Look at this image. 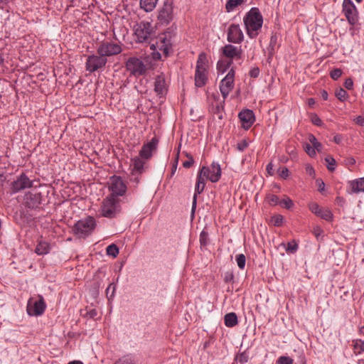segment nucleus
<instances>
[{
  "label": "nucleus",
  "instance_id": "f257e3e1",
  "mask_svg": "<svg viewBox=\"0 0 364 364\" xmlns=\"http://www.w3.org/2000/svg\"><path fill=\"white\" fill-rule=\"evenodd\" d=\"M244 23L246 27L247 35L251 38H255L259 31L261 30L263 18L259 9L256 7L252 8L244 18Z\"/></svg>",
  "mask_w": 364,
  "mask_h": 364
},
{
  "label": "nucleus",
  "instance_id": "f03ea898",
  "mask_svg": "<svg viewBox=\"0 0 364 364\" xmlns=\"http://www.w3.org/2000/svg\"><path fill=\"white\" fill-rule=\"evenodd\" d=\"M208 59L203 53H200L196 63L195 85L203 87L208 80Z\"/></svg>",
  "mask_w": 364,
  "mask_h": 364
},
{
  "label": "nucleus",
  "instance_id": "7ed1b4c3",
  "mask_svg": "<svg viewBox=\"0 0 364 364\" xmlns=\"http://www.w3.org/2000/svg\"><path fill=\"white\" fill-rule=\"evenodd\" d=\"M95 220L92 217H87L78 220L73 226V231L79 237L89 235L95 228Z\"/></svg>",
  "mask_w": 364,
  "mask_h": 364
},
{
  "label": "nucleus",
  "instance_id": "20e7f679",
  "mask_svg": "<svg viewBox=\"0 0 364 364\" xmlns=\"http://www.w3.org/2000/svg\"><path fill=\"white\" fill-rule=\"evenodd\" d=\"M134 34L139 42L148 43L154 36L155 32L151 23L141 21L134 26Z\"/></svg>",
  "mask_w": 364,
  "mask_h": 364
},
{
  "label": "nucleus",
  "instance_id": "39448f33",
  "mask_svg": "<svg viewBox=\"0 0 364 364\" xmlns=\"http://www.w3.org/2000/svg\"><path fill=\"white\" fill-rule=\"evenodd\" d=\"M119 199L114 195L107 196L102 202L101 214L106 218H114L119 211Z\"/></svg>",
  "mask_w": 364,
  "mask_h": 364
},
{
  "label": "nucleus",
  "instance_id": "423d86ee",
  "mask_svg": "<svg viewBox=\"0 0 364 364\" xmlns=\"http://www.w3.org/2000/svg\"><path fill=\"white\" fill-rule=\"evenodd\" d=\"M125 67L127 71L134 76H141L146 73L147 70L146 65L142 60L136 57H131L127 59Z\"/></svg>",
  "mask_w": 364,
  "mask_h": 364
},
{
  "label": "nucleus",
  "instance_id": "0eeeda50",
  "mask_svg": "<svg viewBox=\"0 0 364 364\" xmlns=\"http://www.w3.org/2000/svg\"><path fill=\"white\" fill-rule=\"evenodd\" d=\"M199 173L204 178L215 183L218 181L221 176V168L218 163L213 162L210 167L203 166Z\"/></svg>",
  "mask_w": 364,
  "mask_h": 364
},
{
  "label": "nucleus",
  "instance_id": "6e6552de",
  "mask_svg": "<svg viewBox=\"0 0 364 364\" xmlns=\"http://www.w3.org/2000/svg\"><path fill=\"white\" fill-rule=\"evenodd\" d=\"M342 8V11L348 23L351 25L355 24L358 16L357 9L353 1L351 0H343Z\"/></svg>",
  "mask_w": 364,
  "mask_h": 364
},
{
  "label": "nucleus",
  "instance_id": "1a4fd4ad",
  "mask_svg": "<svg viewBox=\"0 0 364 364\" xmlns=\"http://www.w3.org/2000/svg\"><path fill=\"white\" fill-rule=\"evenodd\" d=\"M234 77L235 70L233 68H231L220 82V90L224 100L227 98L234 87Z\"/></svg>",
  "mask_w": 364,
  "mask_h": 364
},
{
  "label": "nucleus",
  "instance_id": "9d476101",
  "mask_svg": "<svg viewBox=\"0 0 364 364\" xmlns=\"http://www.w3.org/2000/svg\"><path fill=\"white\" fill-rule=\"evenodd\" d=\"M97 54L107 58L108 56L117 55L122 51L121 46L114 43L104 42L97 48Z\"/></svg>",
  "mask_w": 364,
  "mask_h": 364
},
{
  "label": "nucleus",
  "instance_id": "9b49d317",
  "mask_svg": "<svg viewBox=\"0 0 364 364\" xmlns=\"http://www.w3.org/2000/svg\"><path fill=\"white\" fill-rule=\"evenodd\" d=\"M173 18V5L169 1H166L159 11L158 20L161 24L169 23Z\"/></svg>",
  "mask_w": 364,
  "mask_h": 364
},
{
  "label": "nucleus",
  "instance_id": "f8f14e48",
  "mask_svg": "<svg viewBox=\"0 0 364 364\" xmlns=\"http://www.w3.org/2000/svg\"><path fill=\"white\" fill-rule=\"evenodd\" d=\"M107 61V58L102 55H90L87 59L86 70L90 73H93L103 68L106 65Z\"/></svg>",
  "mask_w": 364,
  "mask_h": 364
},
{
  "label": "nucleus",
  "instance_id": "ddd939ff",
  "mask_svg": "<svg viewBox=\"0 0 364 364\" xmlns=\"http://www.w3.org/2000/svg\"><path fill=\"white\" fill-rule=\"evenodd\" d=\"M32 186L33 181L26 174L22 173L11 183V193H16L25 188H31Z\"/></svg>",
  "mask_w": 364,
  "mask_h": 364
},
{
  "label": "nucleus",
  "instance_id": "4468645a",
  "mask_svg": "<svg viewBox=\"0 0 364 364\" xmlns=\"http://www.w3.org/2000/svg\"><path fill=\"white\" fill-rule=\"evenodd\" d=\"M109 190L112 191L111 195L122 196L127 190V186L119 176H114L110 178Z\"/></svg>",
  "mask_w": 364,
  "mask_h": 364
},
{
  "label": "nucleus",
  "instance_id": "2eb2a0df",
  "mask_svg": "<svg viewBox=\"0 0 364 364\" xmlns=\"http://www.w3.org/2000/svg\"><path fill=\"white\" fill-rule=\"evenodd\" d=\"M244 38L239 25L231 24L228 30V41L232 43H240Z\"/></svg>",
  "mask_w": 364,
  "mask_h": 364
},
{
  "label": "nucleus",
  "instance_id": "dca6fc26",
  "mask_svg": "<svg viewBox=\"0 0 364 364\" xmlns=\"http://www.w3.org/2000/svg\"><path fill=\"white\" fill-rule=\"evenodd\" d=\"M222 52L224 56L229 58V60L233 59L239 60L242 58V49L241 47H237L232 44H227L222 48Z\"/></svg>",
  "mask_w": 364,
  "mask_h": 364
},
{
  "label": "nucleus",
  "instance_id": "f3484780",
  "mask_svg": "<svg viewBox=\"0 0 364 364\" xmlns=\"http://www.w3.org/2000/svg\"><path fill=\"white\" fill-rule=\"evenodd\" d=\"M46 309V304L42 296L40 297L39 300L32 303L31 301H28L27 311L29 315L39 316L43 313Z\"/></svg>",
  "mask_w": 364,
  "mask_h": 364
},
{
  "label": "nucleus",
  "instance_id": "a211bd4d",
  "mask_svg": "<svg viewBox=\"0 0 364 364\" xmlns=\"http://www.w3.org/2000/svg\"><path fill=\"white\" fill-rule=\"evenodd\" d=\"M158 140L153 138L151 141L144 144L139 151V156L144 159H149L152 156V152L156 149Z\"/></svg>",
  "mask_w": 364,
  "mask_h": 364
},
{
  "label": "nucleus",
  "instance_id": "6ab92c4d",
  "mask_svg": "<svg viewBox=\"0 0 364 364\" xmlns=\"http://www.w3.org/2000/svg\"><path fill=\"white\" fill-rule=\"evenodd\" d=\"M239 118L244 129H248L255 122V114L252 110L246 109L239 113Z\"/></svg>",
  "mask_w": 364,
  "mask_h": 364
},
{
  "label": "nucleus",
  "instance_id": "aec40b11",
  "mask_svg": "<svg viewBox=\"0 0 364 364\" xmlns=\"http://www.w3.org/2000/svg\"><path fill=\"white\" fill-rule=\"evenodd\" d=\"M205 188V178L198 173L197 177V183L195 188V194L193 199L192 210L193 211L196 207L197 194H200Z\"/></svg>",
  "mask_w": 364,
  "mask_h": 364
},
{
  "label": "nucleus",
  "instance_id": "412c9836",
  "mask_svg": "<svg viewBox=\"0 0 364 364\" xmlns=\"http://www.w3.org/2000/svg\"><path fill=\"white\" fill-rule=\"evenodd\" d=\"M144 159L136 156L131 159V168L132 174H141L144 169Z\"/></svg>",
  "mask_w": 364,
  "mask_h": 364
},
{
  "label": "nucleus",
  "instance_id": "4be33fe9",
  "mask_svg": "<svg viewBox=\"0 0 364 364\" xmlns=\"http://www.w3.org/2000/svg\"><path fill=\"white\" fill-rule=\"evenodd\" d=\"M350 188V193H359L364 192V177L348 182Z\"/></svg>",
  "mask_w": 364,
  "mask_h": 364
},
{
  "label": "nucleus",
  "instance_id": "5701e85b",
  "mask_svg": "<svg viewBox=\"0 0 364 364\" xmlns=\"http://www.w3.org/2000/svg\"><path fill=\"white\" fill-rule=\"evenodd\" d=\"M26 206L29 208H35L40 204V198L38 194H32L28 193L24 196Z\"/></svg>",
  "mask_w": 364,
  "mask_h": 364
},
{
  "label": "nucleus",
  "instance_id": "b1692460",
  "mask_svg": "<svg viewBox=\"0 0 364 364\" xmlns=\"http://www.w3.org/2000/svg\"><path fill=\"white\" fill-rule=\"evenodd\" d=\"M166 90L165 77L163 75L156 76L154 82V91L157 95H163Z\"/></svg>",
  "mask_w": 364,
  "mask_h": 364
},
{
  "label": "nucleus",
  "instance_id": "393cba45",
  "mask_svg": "<svg viewBox=\"0 0 364 364\" xmlns=\"http://www.w3.org/2000/svg\"><path fill=\"white\" fill-rule=\"evenodd\" d=\"M50 245L45 240H39L35 249V252L38 255H44L50 252Z\"/></svg>",
  "mask_w": 364,
  "mask_h": 364
},
{
  "label": "nucleus",
  "instance_id": "a878e982",
  "mask_svg": "<svg viewBox=\"0 0 364 364\" xmlns=\"http://www.w3.org/2000/svg\"><path fill=\"white\" fill-rule=\"evenodd\" d=\"M159 0H140V6L146 12L151 11L156 7Z\"/></svg>",
  "mask_w": 364,
  "mask_h": 364
},
{
  "label": "nucleus",
  "instance_id": "bb28decb",
  "mask_svg": "<svg viewBox=\"0 0 364 364\" xmlns=\"http://www.w3.org/2000/svg\"><path fill=\"white\" fill-rule=\"evenodd\" d=\"M225 324L228 327H233L238 323L237 316L235 313H229L225 316Z\"/></svg>",
  "mask_w": 364,
  "mask_h": 364
},
{
  "label": "nucleus",
  "instance_id": "cd10ccee",
  "mask_svg": "<svg viewBox=\"0 0 364 364\" xmlns=\"http://www.w3.org/2000/svg\"><path fill=\"white\" fill-rule=\"evenodd\" d=\"M247 0H228L225 4L227 12L232 11L237 6L242 4Z\"/></svg>",
  "mask_w": 364,
  "mask_h": 364
},
{
  "label": "nucleus",
  "instance_id": "c85d7f7f",
  "mask_svg": "<svg viewBox=\"0 0 364 364\" xmlns=\"http://www.w3.org/2000/svg\"><path fill=\"white\" fill-rule=\"evenodd\" d=\"M232 60H220L217 63V69L218 72L224 73L232 65Z\"/></svg>",
  "mask_w": 364,
  "mask_h": 364
},
{
  "label": "nucleus",
  "instance_id": "c756f323",
  "mask_svg": "<svg viewBox=\"0 0 364 364\" xmlns=\"http://www.w3.org/2000/svg\"><path fill=\"white\" fill-rule=\"evenodd\" d=\"M114 364H136L134 358L130 355H124L117 359Z\"/></svg>",
  "mask_w": 364,
  "mask_h": 364
},
{
  "label": "nucleus",
  "instance_id": "7c9ffc66",
  "mask_svg": "<svg viewBox=\"0 0 364 364\" xmlns=\"http://www.w3.org/2000/svg\"><path fill=\"white\" fill-rule=\"evenodd\" d=\"M309 141L313 147L315 149V151H321L322 149V145L320 142L318 141L316 138L313 134H309L308 136Z\"/></svg>",
  "mask_w": 364,
  "mask_h": 364
},
{
  "label": "nucleus",
  "instance_id": "2f4dec72",
  "mask_svg": "<svg viewBox=\"0 0 364 364\" xmlns=\"http://www.w3.org/2000/svg\"><path fill=\"white\" fill-rule=\"evenodd\" d=\"M335 95L336 97L341 102L346 100L348 97L347 92L341 87L336 90Z\"/></svg>",
  "mask_w": 364,
  "mask_h": 364
},
{
  "label": "nucleus",
  "instance_id": "473e14b6",
  "mask_svg": "<svg viewBox=\"0 0 364 364\" xmlns=\"http://www.w3.org/2000/svg\"><path fill=\"white\" fill-rule=\"evenodd\" d=\"M107 254L113 257H116L119 254V249L114 244H111L107 247Z\"/></svg>",
  "mask_w": 364,
  "mask_h": 364
},
{
  "label": "nucleus",
  "instance_id": "72a5a7b5",
  "mask_svg": "<svg viewBox=\"0 0 364 364\" xmlns=\"http://www.w3.org/2000/svg\"><path fill=\"white\" fill-rule=\"evenodd\" d=\"M317 215L326 220H331L333 217V214L331 210L328 209L323 208L321 210L320 213H318Z\"/></svg>",
  "mask_w": 364,
  "mask_h": 364
},
{
  "label": "nucleus",
  "instance_id": "f704fd0d",
  "mask_svg": "<svg viewBox=\"0 0 364 364\" xmlns=\"http://www.w3.org/2000/svg\"><path fill=\"white\" fill-rule=\"evenodd\" d=\"M279 205L283 208L290 209L294 205V203L292 200L286 196L284 199L280 200Z\"/></svg>",
  "mask_w": 364,
  "mask_h": 364
},
{
  "label": "nucleus",
  "instance_id": "c9c22d12",
  "mask_svg": "<svg viewBox=\"0 0 364 364\" xmlns=\"http://www.w3.org/2000/svg\"><path fill=\"white\" fill-rule=\"evenodd\" d=\"M236 262L240 269H243L245 266L246 258L243 254L236 255Z\"/></svg>",
  "mask_w": 364,
  "mask_h": 364
},
{
  "label": "nucleus",
  "instance_id": "e433bc0d",
  "mask_svg": "<svg viewBox=\"0 0 364 364\" xmlns=\"http://www.w3.org/2000/svg\"><path fill=\"white\" fill-rule=\"evenodd\" d=\"M6 46V43L4 41H0V72L3 70L4 65V54L2 50Z\"/></svg>",
  "mask_w": 364,
  "mask_h": 364
},
{
  "label": "nucleus",
  "instance_id": "4c0bfd02",
  "mask_svg": "<svg viewBox=\"0 0 364 364\" xmlns=\"http://www.w3.org/2000/svg\"><path fill=\"white\" fill-rule=\"evenodd\" d=\"M116 290V285L114 284H110L106 289V294L108 297L109 300L112 299L114 296V291Z\"/></svg>",
  "mask_w": 364,
  "mask_h": 364
},
{
  "label": "nucleus",
  "instance_id": "58836bf2",
  "mask_svg": "<svg viewBox=\"0 0 364 364\" xmlns=\"http://www.w3.org/2000/svg\"><path fill=\"white\" fill-rule=\"evenodd\" d=\"M249 356L245 352L240 353L237 355L235 360L240 363L244 364L248 361Z\"/></svg>",
  "mask_w": 364,
  "mask_h": 364
},
{
  "label": "nucleus",
  "instance_id": "ea45409f",
  "mask_svg": "<svg viewBox=\"0 0 364 364\" xmlns=\"http://www.w3.org/2000/svg\"><path fill=\"white\" fill-rule=\"evenodd\" d=\"M298 249V245L294 240H292L291 242H289L287 243V245L286 247V250L287 252L294 253Z\"/></svg>",
  "mask_w": 364,
  "mask_h": 364
},
{
  "label": "nucleus",
  "instance_id": "a19ab883",
  "mask_svg": "<svg viewBox=\"0 0 364 364\" xmlns=\"http://www.w3.org/2000/svg\"><path fill=\"white\" fill-rule=\"evenodd\" d=\"M326 162L327 163V168L329 171H332L335 169L336 160L331 157H326L325 159Z\"/></svg>",
  "mask_w": 364,
  "mask_h": 364
},
{
  "label": "nucleus",
  "instance_id": "79ce46f5",
  "mask_svg": "<svg viewBox=\"0 0 364 364\" xmlns=\"http://www.w3.org/2000/svg\"><path fill=\"white\" fill-rule=\"evenodd\" d=\"M161 45L159 46V49L161 50H162L166 55H168L170 49H171V46H169L168 44H166L165 40L163 38H161Z\"/></svg>",
  "mask_w": 364,
  "mask_h": 364
},
{
  "label": "nucleus",
  "instance_id": "37998d69",
  "mask_svg": "<svg viewBox=\"0 0 364 364\" xmlns=\"http://www.w3.org/2000/svg\"><path fill=\"white\" fill-rule=\"evenodd\" d=\"M304 150L311 157L316 156L315 149L313 147L311 144H305L304 146Z\"/></svg>",
  "mask_w": 364,
  "mask_h": 364
},
{
  "label": "nucleus",
  "instance_id": "c03bdc74",
  "mask_svg": "<svg viewBox=\"0 0 364 364\" xmlns=\"http://www.w3.org/2000/svg\"><path fill=\"white\" fill-rule=\"evenodd\" d=\"M309 209L311 210L312 213L316 214V215L320 213L321 210L322 208H321L316 203H311L309 205Z\"/></svg>",
  "mask_w": 364,
  "mask_h": 364
},
{
  "label": "nucleus",
  "instance_id": "a18cd8bd",
  "mask_svg": "<svg viewBox=\"0 0 364 364\" xmlns=\"http://www.w3.org/2000/svg\"><path fill=\"white\" fill-rule=\"evenodd\" d=\"M293 359L287 356H281L277 360L279 364H293Z\"/></svg>",
  "mask_w": 364,
  "mask_h": 364
},
{
  "label": "nucleus",
  "instance_id": "49530a36",
  "mask_svg": "<svg viewBox=\"0 0 364 364\" xmlns=\"http://www.w3.org/2000/svg\"><path fill=\"white\" fill-rule=\"evenodd\" d=\"M341 70L339 68H336L331 71L330 76L332 79L337 80L341 77Z\"/></svg>",
  "mask_w": 364,
  "mask_h": 364
},
{
  "label": "nucleus",
  "instance_id": "de8ad7c7",
  "mask_svg": "<svg viewBox=\"0 0 364 364\" xmlns=\"http://www.w3.org/2000/svg\"><path fill=\"white\" fill-rule=\"evenodd\" d=\"M207 242H208V233L205 231H203L200 235V242L201 245L204 246L207 244Z\"/></svg>",
  "mask_w": 364,
  "mask_h": 364
},
{
  "label": "nucleus",
  "instance_id": "09e8293b",
  "mask_svg": "<svg viewBox=\"0 0 364 364\" xmlns=\"http://www.w3.org/2000/svg\"><path fill=\"white\" fill-rule=\"evenodd\" d=\"M269 202L270 205H275L279 204L280 200L277 196L271 195L269 197Z\"/></svg>",
  "mask_w": 364,
  "mask_h": 364
},
{
  "label": "nucleus",
  "instance_id": "8fccbe9b",
  "mask_svg": "<svg viewBox=\"0 0 364 364\" xmlns=\"http://www.w3.org/2000/svg\"><path fill=\"white\" fill-rule=\"evenodd\" d=\"M283 217L282 215H277L272 218V221L276 226H279L283 222Z\"/></svg>",
  "mask_w": 364,
  "mask_h": 364
},
{
  "label": "nucleus",
  "instance_id": "3c124183",
  "mask_svg": "<svg viewBox=\"0 0 364 364\" xmlns=\"http://www.w3.org/2000/svg\"><path fill=\"white\" fill-rule=\"evenodd\" d=\"M311 122L317 126H321L322 124L321 119L316 114L312 115Z\"/></svg>",
  "mask_w": 364,
  "mask_h": 364
},
{
  "label": "nucleus",
  "instance_id": "603ef678",
  "mask_svg": "<svg viewBox=\"0 0 364 364\" xmlns=\"http://www.w3.org/2000/svg\"><path fill=\"white\" fill-rule=\"evenodd\" d=\"M247 143L243 140L237 144V148L240 151H244L247 147Z\"/></svg>",
  "mask_w": 364,
  "mask_h": 364
},
{
  "label": "nucleus",
  "instance_id": "864d4df0",
  "mask_svg": "<svg viewBox=\"0 0 364 364\" xmlns=\"http://www.w3.org/2000/svg\"><path fill=\"white\" fill-rule=\"evenodd\" d=\"M279 176L283 178H287L289 176V170L284 167L282 169L279 170Z\"/></svg>",
  "mask_w": 364,
  "mask_h": 364
},
{
  "label": "nucleus",
  "instance_id": "5fc2aeb1",
  "mask_svg": "<svg viewBox=\"0 0 364 364\" xmlns=\"http://www.w3.org/2000/svg\"><path fill=\"white\" fill-rule=\"evenodd\" d=\"M355 349L358 350L360 352L364 350V342L361 341H356L354 345Z\"/></svg>",
  "mask_w": 364,
  "mask_h": 364
},
{
  "label": "nucleus",
  "instance_id": "6e6d98bb",
  "mask_svg": "<svg viewBox=\"0 0 364 364\" xmlns=\"http://www.w3.org/2000/svg\"><path fill=\"white\" fill-rule=\"evenodd\" d=\"M193 163H194L193 158L192 156H190L188 160H187L183 163V166L184 168H190L193 164Z\"/></svg>",
  "mask_w": 364,
  "mask_h": 364
},
{
  "label": "nucleus",
  "instance_id": "4d7b16f0",
  "mask_svg": "<svg viewBox=\"0 0 364 364\" xmlns=\"http://www.w3.org/2000/svg\"><path fill=\"white\" fill-rule=\"evenodd\" d=\"M259 70L258 68H254L250 70V75L252 77H257L259 76Z\"/></svg>",
  "mask_w": 364,
  "mask_h": 364
},
{
  "label": "nucleus",
  "instance_id": "13d9d810",
  "mask_svg": "<svg viewBox=\"0 0 364 364\" xmlns=\"http://www.w3.org/2000/svg\"><path fill=\"white\" fill-rule=\"evenodd\" d=\"M353 82L350 78H348L344 82V86L348 90H351L353 88Z\"/></svg>",
  "mask_w": 364,
  "mask_h": 364
},
{
  "label": "nucleus",
  "instance_id": "bf43d9fd",
  "mask_svg": "<svg viewBox=\"0 0 364 364\" xmlns=\"http://www.w3.org/2000/svg\"><path fill=\"white\" fill-rule=\"evenodd\" d=\"M316 185L318 186V189L320 192H322L323 190H324V187H325V183H323V181L321 180V179H317L316 181Z\"/></svg>",
  "mask_w": 364,
  "mask_h": 364
},
{
  "label": "nucleus",
  "instance_id": "052dcab7",
  "mask_svg": "<svg viewBox=\"0 0 364 364\" xmlns=\"http://www.w3.org/2000/svg\"><path fill=\"white\" fill-rule=\"evenodd\" d=\"M355 122H356V124H358L360 126H364V117H363L361 116H358L355 119Z\"/></svg>",
  "mask_w": 364,
  "mask_h": 364
},
{
  "label": "nucleus",
  "instance_id": "680f3d73",
  "mask_svg": "<svg viewBox=\"0 0 364 364\" xmlns=\"http://www.w3.org/2000/svg\"><path fill=\"white\" fill-rule=\"evenodd\" d=\"M272 171H273V164L272 163H269L267 166V171L269 175H272Z\"/></svg>",
  "mask_w": 364,
  "mask_h": 364
},
{
  "label": "nucleus",
  "instance_id": "e2e57ef3",
  "mask_svg": "<svg viewBox=\"0 0 364 364\" xmlns=\"http://www.w3.org/2000/svg\"><path fill=\"white\" fill-rule=\"evenodd\" d=\"M178 156H179V150L178 151V153H177V155H176V157L175 164L173 165V173H174V171H176V167H177V163H178Z\"/></svg>",
  "mask_w": 364,
  "mask_h": 364
},
{
  "label": "nucleus",
  "instance_id": "0e129e2a",
  "mask_svg": "<svg viewBox=\"0 0 364 364\" xmlns=\"http://www.w3.org/2000/svg\"><path fill=\"white\" fill-rule=\"evenodd\" d=\"M321 97L326 100L328 99V92L326 90H322L321 92Z\"/></svg>",
  "mask_w": 364,
  "mask_h": 364
},
{
  "label": "nucleus",
  "instance_id": "69168bd1",
  "mask_svg": "<svg viewBox=\"0 0 364 364\" xmlns=\"http://www.w3.org/2000/svg\"><path fill=\"white\" fill-rule=\"evenodd\" d=\"M306 171L309 173V175H312L314 173V170L311 166H307Z\"/></svg>",
  "mask_w": 364,
  "mask_h": 364
},
{
  "label": "nucleus",
  "instance_id": "338daca9",
  "mask_svg": "<svg viewBox=\"0 0 364 364\" xmlns=\"http://www.w3.org/2000/svg\"><path fill=\"white\" fill-rule=\"evenodd\" d=\"M308 104L309 106H313L315 104V100L313 98H309L308 100Z\"/></svg>",
  "mask_w": 364,
  "mask_h": 364
},
{
  "label": "nucleus",
  "instance_id": "774afa93",
  "mask_svg": "<svg viewBox=\"0 0 364 364\" xmlns=\"http://www.w3.org/2000/svg\"><path fill=\"white\" fill-rule=\"evenodd\" d=\"M68 364H83V363L81 361L75 360V361L70 362Z\"/></svg>",
  "mask_w": 364,
  "mask_h": 364
}]
</instances>
